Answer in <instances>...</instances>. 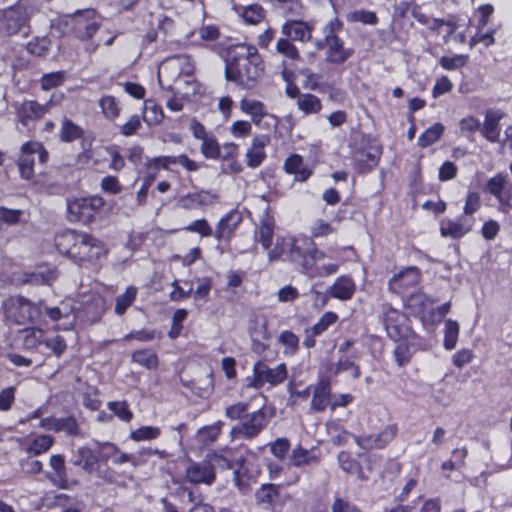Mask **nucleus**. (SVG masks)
I'll list each match as a JSON object with an SVG mask.
<instances>
[{
    "label": "nucleus",
    "mask_w": 512,
    "mask_h": 512,
    "mask_svg": "<svg viewBox=\"0 0 512 512\" xmlns=\"http://www.w3.org/2000/svg\"><path fill=\"white\" fill-rule=\"evenodd\" d=\"M326 256L325 251L319 249L317 243L304 234L278 236L268 252L269 261L288 262L310 278L327 277L339 270L340 263L319 264Z\"/></svg>",
    "instance_id": "nucleus-1"
},
{
    "label": "nucleus",
    "mask_w": 512,
    "mask_h": 512,
    "mask_svg": "<svg viewBox=\"0 0 512 512\" xmlns=\"http://www.w3.org/2000/svg\"><path fill=\"white\" fill-rule=\"evenodd\" d=\"M222 58L225 63V79L243 89L255 88L264 74V60L253 45H230L223 52Z\"/></svg>",
    "instance_id": "nucleus-2"
},
{
    "label": "nucleus",
    "mask_w": 512,
    "mask_h": 512,
    "mask_svg": "<svg viewBox=\"0 0 512 512\" xmlns=\"http://www.w3.org/2000/svg\"><path fill=\"white\" fill-rule=\"evenodd\" d=\"M54 246L59 254L84 268H96L108 255L106 244L92 233L64 229L54 236Z\"/></svg>",
    "instance_id": "nucleus-3"
},
{
    "label": "nucleus",
    "mask_w": 512,
    "mask_h": 512,
    "mask_svg": "<svg viewBox=\"0 0 512 512\" xmlns=\"http://www.w3.org/2000/svg\"><path fill=\"white\" fill-rule=\"evenodd\" d=\"M344 29V22L337 16L331 18L321 29L322 38L314 40V46L324 51V60L327 64L343 65L354 55V49L347 47L340 33Z\"/></svg>",
    "instance_id": "nucleus-4"
},
{
    "label": "nucleus",
    "mask_w": 512,
    "mask_h": 512,
    "mask_svg": "<svg viewBox=\"0 0 512 512\" xmlns=\"http://www.w3.org/2000/svg\"><path fill=\"white\" fill-rule=\"evenodd\" d=\"M105 204V199L98 194L69 197L66 201L67 220L90 225L100 215Z\"/></svg>",
    "instance_id": "nucleus-5"
},
{
    "label": "nucleus",
    "mask_w": 512,
    "mask_h": 512,
    "mask_svg": "<svg viewBox=\"0 0 512 512\" xmlns=\"http://www.w3.org/2000/svg\"><path fill=\"white\" fill-rule=\"evenodd\" d=\"M380 321L387 336L394 342L419 340L420 336L413 330L410 318L391 304L382 305Z\"/></svg>",
    "instance_id": "nucleus-6"
},
{
    "label": "nucleus",
    "mask_w": 512,
    "mask_h": 512,
    "mask_svg": "<svg viewBox=\"0 0 512 512\" xmlns=\"http://www.w3.org/2000/svg\"><path fill=\"white\" fill-rule=\"evenodd\" d=\"M2 309L6 320L18 325L33 324L41 316L40 307L21 295L10 296L3 302Z\"/></svg>",
    "instance_id": "nucleus-7"
},
{
    "label": "nucleus",
    "mask_w": 512,
    "mask_h": 512,
    "mask_svg": "<svg viewBox=\"0 0 512 512\" xmlns=\"http://www.w3.org/2000/svg\"><path fill=\"white\" fill-rule=\"evenodd\" d=\"M362 147L357 149V155H364V158H356L353 163L354 170L360 175L372 172L380 163L383 154V146L376 136L371 134L363 135Z\"/></svg>",
    "instance_id": "nucleus-8"
},
{
    "label": "nucleus",
    "mask_w": 512,
    "mask_h": 512,
    "mask_svg": "<svg viewBox=\"0 0 512 512\" xmlns=\"http://www.w3.org/2000/svg\"><path fill=\"white\" fill-rule=\"evenodd\" d=\"M484 192L497 200L499 212L507 214L512 210V182L506 172H498L490 177L485 183Z\"/></svg>",
    "instance_id": "nucleus-9"
},
{
    "label": "nucleus",
    "mask_w": 512,
    "mask_h": 512,
    "mask_svg": "<svg viewBox=\"0 0 512 512\" xmlns=\"http://www.w3.org/2000/svg\"><path fill=\"white\" fill-rule=\"evenodd\" d=\"M254 388H262L265 384L270 386H278L282 384L288 377L287 365L285 363L278 364L275 368H270L265 362L259 360L253 365Z\"/></svg>",
    "instance_id": "nucleus-10"
},
{
    "label": "nucleus",
    "mask_w": 512,
    "mask_h": 512,
    "mask_svg": "<svg viewBox=\"0 0 512 512\" xmlns=\"http://www.w3.org/2000/svg\"><path fill=\"white\" fill-rule=\"evenodd\" d=\"M422 278L421 271L416 266H409L395 274L388 282V288L402 298L408 297L419 285Z\"/></svg>",
    "instance_id": "nucleus-11"
},
{
    "label": "nucleus",
    "mask_w": 512,
    "mask_h": 512,
    "mask_svg": "<svg viewBox=\"0 0 512 512\" xmlns=\"http://www.w3.org/2000/svg\"><path fill=\"white\" fill-rule=\"evenodd\" d=\"M267 424V414L263 408H260L250 414L247 413L242 422L233 427L232 433L236 437L252 440L266 428Z\"/></svg>",
    "instance_id": "nucleus-12"
},
{
    "label": "nucleus",
    "mask_w": 512,
    "mask_h": 512,
    "mask_svg": "<svg viewBox=\"0 0 512 512\" xmlns=\"http://www.w3.org/2000/svg\"><path fill=\"white\" fill-rule=\"evenodd\" d=\"M243 222V215L238 209H231L217 222L214 238L219 243L229 244Z\"/></svg>",
    "instance_id": "nucleus-13"
},
{
    "label": "nucleus",
    "mask_w": 512,
    "mask_h": 512,
    "mask_svg": "<svg viewBox=\"0 0 512 512\" xmlns=\"http://www.w3.org/2000/svg\"><path fill=\"white\" fill-rule=\"evenodd\" d=\"M399 426L397 423H390L378 433L360 436L356 442L366 449L382 450L387 448L397 437Z\"/></svg>",
    "instance_id": "nucleus-14"
},
{
    "label": "nucleus",
    "mask_w": 512,
    "mask_h": 512,
    "mask_svg": "<svg viewBox=\"0 0 512 512\" xmlns=\"http://www.w3.org/2000/svg\"><path fill=\"white\" fill-rule=\"evenodd\" d=\"M315 23L314 20L305 21L290 18L282 24L281 33L295 42L309 43L313 39Z\"/></svg>",
    "instance_id": "nucleus-15"
},
{
    "label": "nucleus",
    "mask_w": 512,
    "mask_h": 512,
    "mask_svg": "<svg viewBox=\"0 0 512 512\" xmlns=\"http://www.w3.org/2000/svg\"><path fill=\"white\" fill-rule=\"evenodd\" d=\"M1 23L7 35H16L23 29H29V15L24 7L11 6L3 12Z\"/></svg>",
    "instance_id": "nucleus-16"
},
{
    "label": "nucleus",
    "mask_w": 512,
    "mask_h": 512,
    "mask_svg": "<svg viewBox=\"0 0 512 512\" xmlns=\"http://www.w3.org/2000/svg\"><path fill=\"white\" fill-rule=\"evenodd\" d=\"M51 101L40 104L36 100H24L15 108V114L18 122L28 127L30 123L41 120L49 112Z\"/></svg>",
    "instance_id": "nucleus-17"
},
{
    "label": "nucleus",
    "mask_w": 512,
    "mask_h": 512,
    "mask_svg": "<svg viewBox=\"0 0 512 512\" xmlns=\"http://www.w3.org/2000/svg\"><path fill=\"white\" fill-rule=\"evenodd\" d=\"M475 218L460 214L455 219L442 220L440 223V234L442 237L461 239L472 231Z\"/></svg>",
    "instance_id": "nucleus-18"
},
{
    "label": "nucleus",
    "mask_w": 512,
    "mask_h": 512,
    "mask_svg": "<svg viewBox=\"0 0 512 512\" xmlns=\"http://www.w3.org/2000/svg\"><path fill=\"white\" fill-rule=\"evenodd\" d=\"M332 386L329 376L319 377L316 384L312 387V398L310 402L311 410L323 412L327 408L331 409Z\"/></svg>",
    "instance_id": "nucleus-19"
},
{
    "label": "nucleus",
    "mask_w": 512,
    "mask_h": 512,
    "mask_svg": "<svg viewBox=\"0 0 512 512\" xmlns=\"http://www.w3.org/2000/svg\"><path fill=\"white\" fill-rule=\"evenodd\" d=\"M219 201V195L210 190L187 193L178 199V206L185 210H196L212 206Z\"/></svg>",
    "instance_id": "nucleus-20"
},
{
    "label": "nucleus",
    "mask_w": 512,
    "mask_h": 512,
    "mask_svg": "<svg viewBox=\"0 0 512 512\" xmlns=\"http://www.w3.org/2000/svg\"><path fill=\"white\" fill-rule=\"evenodd\" d=\"M276 227L275 217L269 206L265 208L259 219V225L255 231V238L264 250L268 252L273 248V237Z\"/></svg>",
    "instance_id": "nucleus-21"
},
{
    "label": "nucleus",
    "mask_w": 512,
    "mask_h": 512,
    "mask_svg": "<svg viewBox=\"0 0 512 512\" xmlns=\"http://www.w3.org/2000/svg\"><path fill=\"white\" fill-rule=\"evenodd\" d=\"M504 117L505 112L501 109L486 110L483 124L480 127V134L489 143L500 142V122Z\"/></svg>",
    "instance_id": "nucleus-22"
},
{
    "label": "nucleus",
    "mask_w": 512,
    "mask_h": 512,
    "mask_svg": "<svg viewBox=\"0 0 512 512\" xmlns=\"http://www.w3.org/2000/svg\"><path fill=\"white\" fill-rule=\"evenodd\" d=\"M185 477L192 484L211 485L216 480V473L205 458L202 462L191 461L185 470Z\"/></svg>",
    "instance_id": "nucleus-23"
},
{
    "label": "nucleus",
    "mask_w": 512,
    "mask_h": 512,
    "mask_svg": "<svg viewBox=\"0 0 512 512\" xmlns=\"http://www.w3.org/2000/svg\"><path fill=\"white\" fill-rule=\"evenodd\" d=\"M315 166L304 163L299 154H291L284 161V171L294 176L295 182H306L314 173Z\"/></svg>",
    "instance_id": "nucleus-24"
},
{
    "label": "nucleus",
    "mask_w": 512,
    "mask_h": 512,
    "mask_svg": "<svg viewBox=\"0 0 512 512\" xmlns=\"http://www.w3.org/2000/svg\"><path fill=\"white\" fill-rule=\"evenodd\" d=\"M416 16L418 18V23L425 26L428 31L434 33L436 35L440 34V30L443 26L447 27V33L444 37V41L447 42L448 38L455 33L458 28L457 21L455 17H451L449 19L435 18L429 16L427 14H420L416 12Z\"/></svg>",
    "instance_id": "nucleus-25"
},
{
    "label": "nucleus",
    "mask_w": 512,
    "mask_h": 512,
    "mask_svg": "<svg viewBox=\"0 0 512 512\" xmlns=\"http://www.w3.org/2000/svg\"><path fill=\"white\" fill-rule=\"evenodd\" d=\"M406 298V306L415 317L424 321L432 314L434 301L428 298L424 293H411Z\"/></svg>",
    "instance_id": "nucleus-26"
},
{
    "label": "nucleus",
    "mask_w": 512,
    "mask_h": 512,
    "mask_svg": "<svg viewBox=\"0 0 512 512\" xmlns=\"http://www.w3.org/2000/svg\"><path fill=\"white\" fill-rule=\"evenodd\" d=\"M355 292L356 284L350 275H341L337 277L328 290V293L332 298L341 301L352 299Z\"/></svg>",
    "instance_id": "nucleus-27"
},
{
    "label": "nucleus",
    "mask_w": 512,
    "mask_h": 512,
    "mask_svg": "<svg viewBox=\"0 0 512 512\" xmlns=\"http://www.w3.org/2000/svg\"><path fill=\"white\" fill-rule=\"evenodd\" d=\"M71 463L89 474L99 470L95 448L89 446L79 447L74 452Z\"/></svg>",
    "instance_id": "nucleus-28"
},
{
    "label": "nucleus",
    "mask_w": 512,
    "mask_h": 512,
    "mask_svg": "<svg viewBox=\"0 0 512 512\" xmlns=\"http://www.w3.org/2000/svg\"><path fill=\"white\" fill-rule=\"evenodd\" d=\"M240 110L242 113L251 117V122L258 126L263 119L268 115L266 105L256 99L242 98L239 103Z\"/></svg>",
    "instance_id": "nucleus-29"
},
{
    "label": "nucleus",
    "mask_w": 512,
    "mask_h": 512,
    "mask_svg": "<svg viewBox=\"0 0 512 512\" xmlns=\"http://www.w3.org/2000/svg\"><path fill=\"white\" fill-rule=\"evenodd\" d=\"M100 29V23L94 20L84 19L82 16L74 18L72 28L73 36L79 41L86 42L91 40Z\"/></svg>",
    "instance_id": "nucleus-30"
},
{
    "label": "nucleus",
    "mask_w": 512,
    "mask_h": 512,
    "mask_svg": "<svg viewBox=\"0 0 512 512\" xmlns=\"http://www.w3.org/2000/svg\"><path fill=\"white\" fill-rule=\"evenodd\" d=\"M281 485L268 483L262 484L255 493L257 504L266 509H273L280 499Z\"/></svg>",
    "instance_id": "nucleus-31"
},
{
    "label": "nucleus",
    "mask_w": 512,
    "mask_h": 512,
    "mask_svg": "<svg viewBox=\"0 0 512 512\" xmlns=\"http://www.w3.org/2000/svg\"><path fill=\"white\" fill-rule=\"evenodd\" d=\"M248 334L254 344L270 338L268 320L264 315H253L248 321Z\"/></svg>",
    "instance_id": "nucleus-32"
},
{
    "label": "nucleus",
    "mask_w": 512,
    "mask_h": 512,
    "mask_svg": "<svg viewBox=\"0 0 512 512\" xmlns=\"http://www.w3.org/2000/svg\"><path fill=\"white\" fill-rule=\"evenodd\" d=\"M233 10L243 19L246 24L257 25L266 17L265 9L258 3L234 5Z\"/></svg>",
    "instance_id": "nucleus-33"
},
{
    "label": "nucleus",
    "mask_w": 512,
    "mask_h": 512,
    "mask_svg": "<svg viewBox=\"0 0 512 512\" xmlns=\"http://www.w3.org/2000/svg\"><path fill=\"white\" fill-rule=\"evenodd\" d=\"M49 464L53 469V474L50 480L61 489L69 488V480L67 477L65 458L61 454H54L50 456Z\"/></svg>",
    "instance_id": "nucleus-34"
},
{
    "label": "nucleus",
    "mask_w": 512,
    "mask_h": 512,
    "mask_svg": "<svg viewBox=\"0 0 512 512\" xmlns=\"http://www.w3.org/2000/svg\"><path fill=\"white\" fill-rule=\"evenodd\" d=\"M58 277L55 267H47L44 270L25 272L21 279L24 284L52 285Z\"/></svg>",
    "instance_id": "nucleus-35"
},
{
    "label": "nucleus",
    "mask_w": 512,
    "mask_h": 512,
    "mask_svg": "<svg viewBox=\"0 0 512 512\" xmlns=\"http://www.w3.org/2000/svg\"><path fill=\"white\" fill-rule=\"evenodd\" d=\"M84 129L73 122L71 119L64 117L61 121V128L59 131V139L63 143H72L84 137Z\"/></svg>",
    "instance_id": "nucleus-36"
},
{
    "label": "nucleus",
    "mask_w": 512,
    "mask_h": 512,
    "mask_svg": "<svg viewBox=\"0 0 512 512\" xmlns=\"http://www.w3.org/2000/svg\"><path fill=\"white\" fill-rule=\"evenodd\" d=\"M55 443V439L51 435L39 434L32 438L25 447L27 454L39 456L48 452Z\"/></svg>",
    "instance_id": "nucleus-37"
},
{
    "label": "nucleus",
    "mask_w": 512,
    "mask_h": 512,
    "mask_svg": "<svg viewBox=\"0 0 512 512\" xmlns=\"http://www.w3.org/2000/svg\"><path fill=\"white\" fill-rule=\"evenodd\" d=\"M338 461L341 469L347 474L356 475L362 481L367 479L361 464L353 458L350 452L341 451L338 454Z\"/></svg>",
    "instance_id": "nucleus-38"
},
{
    "label": "nucleus",
    "mask_w": 512,
    "mask_h": 512,
    "mask_svg": "<svg viewBox=\"0 0 512 512\" xmlns=\"http://www.w3.org/2000/svg\"><path fill=\"white\" fill-rule=\"evenodd\" d=\"M277 343L283 347L285 356H294L300 350V338L291 330L281 331Z\"/></svg>",
    "instance_id": "nucleus-39"
},
{
    "label": "nucleus",
    "mask_w": 512,
    "mask_h": 512,
    "mask_svg": "<svg viewBox=\"0 0 512 512\" xmlns=\"http://www.w3.org/2000/svg\"><path fill=\"white\" fill-rule=\"evenodd\" d=\"M445 131V126L441 122H436L425 129L418 137L417 144L421 148H427L441 139Z\"/></svg>",
    "instance_id": "nucleus-40"
},
{
    "label": "nucleus",
    "mask_w": 512,
    "mask_h": 512,
    "mask_svg": "<svg viewBox=\"0 0 512 512\" xmlns=\"http://www.w3.org/2000/svg\"><path fill=\"white\" fill-rule=\"evenodd\" d=\"M22 346L26 350H35L44 343V332L40 328L28 327L21 331Z\"/></svg>",
    "instance_id": "nucleus-41"
},
{
    "label": "nucleus",
    "mask_w": 512,
    "mask_h": 512,
    "mask_svg": "<svg viewBox=\"0 0 512 512\" xmlns=\"http://www.w3.org/2000/svg\"><path fill=\"white\" fill-rule=\"evenodd\" d=\"M132 362L148 369L155 370L159 365V359L156 352L152 349L135 350L131 355Z\"/></svg>",
    "instance_id": "nucleus-42"
},
{
    "label": "nucleus",
    "mask_w": 512,
    "mask_h": 512,
    "mask_svg": "<svg viewBox=\"0 0 512 512\" xmlns=\"http://www.w3.org/2000/svg\"><path fill=\"white\" fill-rule=\"evenodd\" d=\"M98 105L101 109L103 116L110 121L117 119L121 113L119 101L113 95H103L98 100Z\"/></svg>",
    "instance_id": "nucleus-43"
},
{
    "label": "nucleus",
    "mask_w": 512,
    "mask_h": 512,
    "mask_svg": "<svg viewBox=\"0 0 512 512\" xmlns=\"http://www.w3.org/2000/svg\"><path fill=\"white\" fill-rule=\"evenodd\" d=\"M137 297V288L133 285L128 286L124 293L118 295L115 299L114 312L118 316H123L128 308L132 306Z\"/></svg>",
    "instance_id": "nucleus-44"
},
{
    "label": "nucleus",
    "mask_w": 512,
    "mask_h": 512,
    "mask_svg": "<svg viewBox=\"0 0 512 512\" xmlns=\"http://www.w3.org/2000/svg\"><path fill=\"white\" fill-rule=\"evenodd\" d=\"M264 146L265 142L262 141L259 137H255L253 139L252 147L248 149L246 153L247 166L256 168L261 165V163L266 158Z\"/></svg>",
    "instance_id": "nucleus-45"
},
{
    "label": "nucleus",
    "mask_w": 512,
    "mask_h": 512,
    "mask_svg": "<svg viewBox=\"0 0 512 512\" xmlns=\"http://www.w3.org/2000/svg\"><path fill=\"white\" fill-rule=\"evenodd\" d=\"M296 104L298 109L305 115L318 114L323 107L320 98L312 93L301 95Z\"/></svg>",
    "instance_id": "nucleus-46"
},
{
    "label": "nucleus",
    "mask_w": 512,
    "mask_h": 512,
    "mask_svg": "<svg viewBox=\"0 0 512 512\" xmlns=\"http://www.w3.org/2000/svg\"><path fill=\"white\" fill-rule=\"evenodd\" d=\"M415 342L416 340H413V343L410 341H399L393 349V358L399 368H403L411 362L412 352L410 346L415 344Z\"/></svg>",
    "instance_id": "nucleus-47"
},
{
    "label": "nucleus",
    "mask_w": 512,
    "mask_h": 512,
    "mask_svg": "<svg viewBox=\"0 0 512 512\" xmlns=\"http://www.w3.org/2000/svg\"><path fill=\"white\" fill-rule=\"evenodd\" d=\"M318 457L312 455L309 450L303 448L301 445L295 447L290 455V462L295 467H301L309 465L311 463H317Z\"/></svg>",
    "instance_id": "nucleus-48"
},
{
    "label": "nucleus",
    "mask_w": 512,
    "mask_h": 512,
    "mask_svg": "<svg viewBox=\"0 0 512 512\" xmlns=\"http://www.w3.org/2000/svg\"><path fill=\"white\" fill-rule=\"evenodd\" d=\"M309 231L310 235L308 237H311L312 240L315 241V239L317 238L328 237L329 235L335 233L336 228L333 227V225L330 222L322 218H317L311 224Z\"/></svg>",
    "instance_id": "nucleus-49"
},
{
    "label": "nucleus",
    "mask_w": 512,
    "mask_h": 512,
    "mask_svg": "<svg viewBox=\"0 0 512 512\" xmlns=\"http://www.w3.org/2000/svg\"><path fill=\"white\" fill-rule=\"evenodd\" d=\"M200 151L206 159L217 160L221 157V149L216 136L210 133V136L203 139Z\"/></svg>",
    "instance_id": "nucleus-50"
},
{
    "label": "nucleus",
    "mask_w": 512,
    "mask_h": 512,
    "mask_svg": "<svg viewBox=\"0 0 512 512\" xmlns=\"http://www.w3.org/2000/svg\"><path fill=\"white\" fill-rule=\"evenodd\" d=\"M459 324L457 321L447 319L445 322L443 345L446 350L455 348L459 336Z\"/></svg>",
    "instance_id": "nucleus-51"
},
{
    "label": "nucleus",
    "mask_w": 512,
    "mask_h": 512,
    "mask_svg": "<svg viewBox=\"0 0 512 512\" xmlns=\"http://www.w3.org/2000/svg\"><path fill=\"white\" fill-rule=\"evenodd\" d=\"M161 429L157 426H140L131 431L130 438L135 442L150 441L159 438Z\"/></svg>",
    "instance_id": "nucleus-52"
},
{
    "label": "nucleus",
    "mask_w": 512,
    "mask_h": 512,
    "mask_svg": "<svg viewBox=\"0 0 512 512\" xmlns=\"http://www.w3.org/2000/svg\"><path fill=\"white\" fill-rule=\"evenodd\" d=\"M95 452L97 457L98 466L106 465L112 461L114 453L116 452V444L112 442H96Z\"/></svg>",
    "instance_id": "nucleus-53"
},
{
    "label": "nucleus",
    "mask_w": 512,
    "mask_h": 512,
    "mask_svg": "<svg viewBox=\"0 0 512 512\" xmlns=\"http://www.w3.org/2000/svg\"><path fill=\"white\" fill-rule=\"evenodd\" d=\"M64 432L71 437H77L81 434L80 426L73 415L58 418L57 433Z\"/></svg>",
    "instance_id": "nucleus-54"
},
{
    "label": "nucleus",
    "mask_w": 512,
    "mask_h": 512,
    "mask_svg": "<svg viewBox=\"0 0 512 512\" xmlns=\"http://www.w3.org/2000/svg\"><path fill=\"white\" fill-rule=\"evenodd\" d=\"M409 12L417 22L418 18L416 16V12H419L420 14H425L421 9L420 4H418L415 0H402L395 7V14L400 19H405Z\"/></svg>",
    "instance_id": "nucleus-55"
},
{
    "label": "nucleus",
    "mask_w": 512,
    "mask_h": 512,
    "mask_svg": "<svg viewBox=\"0 0 512 512\" xmlns=\"http://www.w3.org/2000/svg\"><path fill=\"white\" fill-rule=\"evenodd\" d=\"M188 316V311L184 308L176 309L172 315V323L168 331V337L171 340H176L183 330V322Z\"/></svg>",
    "instance_id": "nucleus-56"
},
{
    "label": "nucleus",
    "mask_w": 512,
    "mask_h": 512,
    "mask_svg": "<svg viewBox=\"0 0 512 512\" xmlns=\"http://www.w3.org/2000/svg\"><path fill=\"white\" fill-rule=\"evenodd\" d=\"M166 164L168 171H173L172 166L180 165L184 167L188 172H195L199 169L198 163L190 159L186 154H180L178 156L165 155Z\"/></svg>",
    "instance_id": "nucleus-57"
},
{
    "label": "nucleus",
    "mask_w": 512,
    "mask_h": 512,
    "mask_svg": "<svg viewBox=\"0 0 512 512\" xmlns=\"http://www.w3.org/2000/svg\"><path fill=\"white\" fill-rule=\"evenodd\" d=\"M182 230L186 232L199 234L203 238H209L211 236L214 237V232L212 226L209 224L207 219L200 218L192 221L187 226H185Z\"/></svg>",
    "instance_id": "nucleus-58"
},
{
    "label": "nucleus",
    "mask_w": 512,
    "mask_h": 512,
    "mask_svg": "<svg viewBox=\"0 0 512 512\" xmlns=\"http://www.w3.org/2000/svg\"><path fill=\"white\" fill-rule=\"evenodd\" d=\"M293 40L288 37L278 39L276 43V51L290 60H298L300 58L299 50L293 44Z\"/></svg>",
    "instance_id": "nucleus-59"
},
{
    "label": "nucleus",
    "mask_w": 512,
    "mask_h": 512,
    "mask_svg": "<svg viewBox=\"0 0 512 512\" xmlns=\"http://www.w3.org/2000/svg\"><path fill=\"white\" fill-rule=\"evenodd\" d=\"M223 423L217 421L216 423L200 428L197 432V436L204 444L215 442L221 434V428Z\"/></svg>",
    "instance_id": "nucleus-60"
},
{
    "label": "nucleus",
    "mask_w": 512,
    "mask_h": 512,
    "mask_svg": "<svg viewBox=\"0 0 512 512\" xmlns=\"http://www.w3.org/2000/svg\"><path fill=\"white\" fill-rule=\"evenodd\" d=\"M171 61L176 63L179 69V76L192 77L195 71V64L191 56L189 55H174L171 57Z\"/></svg>",
    "instance_id": "nucleus-61"
},
{
    "label": "nucleus",
    "mask_w": 512,
    "mask_h": 512,
    "mask_svg": "<svg viewBox=\"0 0 512 512\" xmlns=\"http://www.w3.org/2000/svg\"><path fill=\"white\" fill-rule=\"evenodd\" d=\"M110 411L114 413L121 421L130 422L133 419V412L126 400L123 401H110L107 404Z\"/></svg>",
    "instance_id": "nucleus-62"
},
{
    "label": "nucleus",
    "mask_w": 512,
    "mask_h": 512,
    "mask_svg": "<svg viewBox=\"0 0 512 512\" xmlns=\"http://www.w3.org/2000/svg\"><path fill=\"white\" fill-rule=\"evenodd\" d=\"M338 320V315L333 311L325 312L320 319L311 327H309V331H312L314 334L321 335L323 334L331 325L336 323Z\"/></svg>",
    "instance_id": "nucleus-63"
},
{
    "label": "nucleus",
    "mask_w": 512,
    "mask_h": 512,
    "mask_svg": "<svg viewBox=\"0 0 512 512\" xmlns=\"http://www.w3.org/2000/svg\"><path fill=\"white\" fill-rule=\"evenodd\" d=\"M34 164L35 160L32 154L22 153L17 162L21 178L30 180L34 177Z\"/></svg>",
    "instance_id": "nucleus-64"
}]
</instances>
